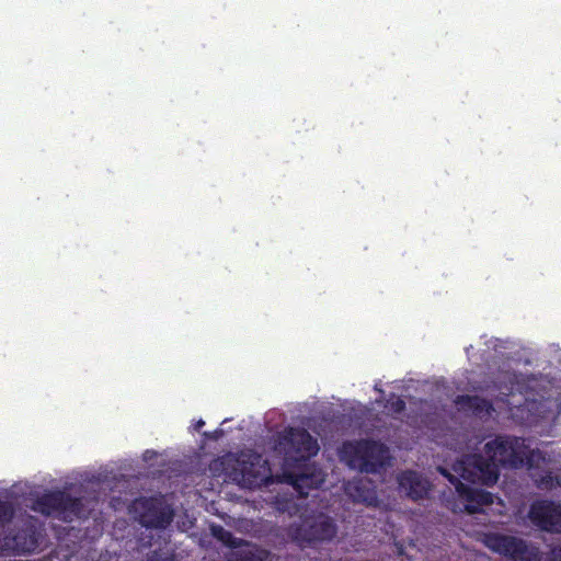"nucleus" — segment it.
Here are the masks:
<instances>
[{"label":"nucleus","mask_w":561,"mask_h":561,"mask_svg":"<svg viewBox=\"0 0 561 561\" xmlns=\"http://www.w3.org/2000/svg\"><path fill=\"white\" fill-rule=\"evenodd\" d=\"M485 457L470 456L458 461V477L471 483L492 485L499 479V466L519 468L527 466L531 478L542 489H551L558 482L550 471L537 472L541 463L546 467L552 459L542 450H530L525 439L518 437H497L484 446Z\"/></svg>","instance_id":"1"},{"label":"nucleus","mask_w":561,"mask_h":561,"mask_svg":"<svg viewBox=\"0 0 561 561\" xmlns=\"http://www.w3.org/2000/svg\"><path fill=\"white\" fill-rule=\"evenodd\" d=\"M209 469L215 477L225 476L249 488L266 484L271 477L268 461L255 451L227 453L214 459Z\"/></svg>","instance_id":"2"},{"label":"nucleus","mask_w":561,"mask_h":561,"mask_svg":"<svg viewBox=\"0 0 561 561\" xmlns=\"http://www.w3.org/2000/svg\"><path fill=\"white\" fill-rule=\"evenodd\" d=\"M388 458V448L371 439L345 443L342 449V459L348 467L363 473H378L387 465Z\"/></svg>","instance_id":"3"},{"label":"nucleus","mask_w":561,"mask_h":561,"mask_svg":"<svg viewBox=\"0 0 561 561\" xmlns=\"http://www.w3.org/2000/svg\"><path fill=\"white\" fill-rule=\"evenodd\" d=\"M31 510L44 516H55L64 522L81 518L85 513L82 499L71 496L60 490L48 491L37 496L33 501Z\"/></svg>","instance_id":"4"},{"label":"nucleus","mask_w":561,"mask_h":561,"mask_svg":"<svg viewBox=\"0 0 561 561\" xmlns=\"http://www.w3.org/2000/svg\"><path fill=\"white\" fill-rule=\"evenodd\" d=\"M274 449L290 463L309 460L318 454L319 445L307 430L289 426L278 434Z\"/></svg>","instance_id":"5"},{"label":"nucleus","mask_w":561,"mask_h":561,"mask_svg":"<svg viewBox=\"0 0 561 561\" xmlns=\"http://www.w3.org/2000/svg\"><path fill=\"white\" fill-rule=\"evenodd\" d=\"M483 543L511 561H541L539 548L515 536L497 533L484 534Z\"/></svg>","instance_id":"6"},{"label":"nucleus","mask_w":561,"mask_h":561,"mask_svg":"<svg viewBox=\"0 0 561 561\" xmlns=\"http://www.w3.org/2000/svg\"><path fill=\"white\" fill-rule=\"evenodd\" d=\"M336 525L324 515L306 518L293 528L291 537L299 545L312 547L317 543L331 541L336 536Z\"/></svg>","instance_id":"7"},{"label":"nucleus","mask_w":561,"mask_h":561,"mask_svg":"<svg viewBox=\"0 0 561 561\" xmlns=\"http://www.w3.org/2000/svg\"><path fill=\"white\" fill-rule=\"evenodd\" d=\"M134 513L139 523L147 528L164 529L173 520V511L162 499L150 496L134 501Z\"/></svg>","instance_id":"8"},{"label":"nucleus","mask_w":561,"mask_h":561,"mask_svg":"<svg viewBox=\"0 0 561 561\" xmlns=\"http://www.w3.org/2000/svg\"><path fill=\"white\" fill-rule=\"evenodd\" d=\"M528 518L534 526L547 533H561V503L539 500L531 504Z\"/></svg>","instance_id":"9"},{"label":"nucleus","mask_w":561,"mask_h":561,"mask_svg":"<svg viewBox=\"0 0 561 561\" xmlns=\"http://www.w3.org/2000/svg\"><path fill=\"white\" fill-rule=\"evenodd\" d=\"M398 483L407 495L416 501L427 497L431 485L420 473L413 470H407L399 474Z\"/></svg>","instance_id":"10"},{"label":"nucleus","mask_w":561,"mask_h":561,"mask_svg":"<svg viewBox=\"0 0 561 561\" xmlns=\"http://www.w3.org/2000/svg\"><path fill=\"white\" fill-rule=\"evenodd\" d=\"M458 504L467 499L468 503L465 504L466 510L469 513L484 512V506L493 503L494 496L486 491L478 488H467L458 480Z\"/></svg>","instance_id":"11"},{"label":"nucleus","mask_w":561,"mask_h":561,"mask_svg":"<svg viewBox=\"0 0 561 561\" xmlns=\"http://www.w3.org/2000/svg\"><path fill=\"white\" fill-rule=\"evenodd\" d=\"M213 535L221 541L225 546L237 549L243 546H248V541L242 538L234 537L230 530L225 529L221 526H216L213 528Z\"/></svg>","instance_id":"12"},{"label":"nucleus","mask_w":561,"mask_h":561,"mask_svg":"<svg viewBox=\"0 0 561 561\" xmlns=\"http://www.w3.org/2000/svg\"><path fill=\"white\" fill-rule=\"evenodd\" d=\"M268 551L264 549L239 550L233 553L236 561H267Z\"/></svg>","instance_id":"13"},{"label":"nucleus","mask_w":561,"mask_h":561,"mask_svg":"<svg viewBox=\"0 0 561 561\" xmlns=\"http://www.w3.org/2000/svg\"><path fill=\"white\" fill-rule=\"evenodd\" d=\"M145 561H174V553L165 542L163 546L159 545L156 549L150 550Z\"/></svg>","instance_id":"14"},{"label":"nucleus","mask_w":561,"mask_h":561,"mask_svg":"<svg viewBox=\"0 0 561 561\" xmlns=\"http://www.w3.org/2000/svg\"><path fill=\"white\" fill-rule=\"evenodd\" d=\"M383 408L391 413H402L405 410V401L398 394L391 393L386 400Z\"/></svg>","instance_id":"15"},{"label":"nucleus","mask_w":561,"mask_h":561,"mask_svg":"<svg viewBox=\"0 0 561 561\" xmlns=\"http://www.w3.org/2000/svg\"><path fill=\"white\" fill-rule=\"evenodd\" d=\"M14 516V507L11 503L0 500V528L9 524Z\"/></svg>","instance_id":"16"},{"label":"nucleus","mask_w":561,"mask_h":561,"mask_svg":"<svg viewBox=\"0 0 561 561\" xmlns=\"http://www.w3.org/2000/svg\"><path fill=\"white\" fill-rule=\"evenodd\" d=\"M541 403H537L536 401H526L525 404L523 405V410H527L529 412H538V416L540 417H543V415H541V413L539 412V405Z\"/></svg>","instance_id":"17"},{"label":"nucleus","mask_w":561,"mask_h":561,"mask_svg":"<svg viewBox=\"0 0 561 561\" xmlns=\"http://www.w3.org/2000/svg\"><path fill=\"white\" fill-rule=\"evenodd\" d=\"M547 561H561V547L553 548Z\"/></svg>","instance_id":"18"},{"label":"nucleus","mask_w":561,"mask_h":561,"mask_svg":"<svg viewBox=\"0 0 561 561\" xmlns=\"http://www.w3.org/2000/svg\"><path fill=\"white\" fill-rule=\"evenodd\" d=\"M482 403V407L480 405H477V409L479 410V413H482L483 411L485 412V414H490L491 410H493L492 405L486 402V401H481Z\"/></svg>","instance_id":"19"},{"label":"nucleus","mask_w":561,"mask_h":561,"mask_svg":"<svg viewBox=\"0 0 561 561\" xmlns=\"http://www.w3.org/2000/svg\"><path fill=\"white\" fill-rule=\"evenodd\" d=\"M439 471L444 477L448 479V481L456 486V476L453 473H449L446 469L439 468Z\"/></svg>","instance_id":"20"},{"label":"nucleus","mask_w":561,"mask_h":561,"mask_svg":"<svg viewBox=\"0 0 561 561\" xmlns=\"http://www.w3.org/2000/svg\"><path fill=\"white\" fill-rule=\"evenodd\" d=\"M518 377L515 376V379H517ZM511 390V394L514 393V391H518V392H522L523 391V386L519 383V380H516L515 382H512V386L510 388Z\"/></svg>","instance_id":"21"},{"label":"nucleus","mask_w":561,"mask_h":561,"mask_svg":"<svg viewBox=\"0 0 561 561\" xmlns=\"http://www.w3.org/2000/svg\"><path fill=\"white\" fill-rule=\"evenodd\" d=\"M305 480H307V476H297L295 479H293L291 484L295 488H300V483L304 482Z\"/></svg>","instance_id":"22"},{"label":"nucleus","mask_w":561,"mask_h":561,"mask_svg":"<svg viewBox=\"0 0 561 561\" xmlns=\"http://www.w3.org/2000/svg\"><path fill=\"white\" fill-rule=\"evenodd\" d=\"M222 434V431L221 430H217L215 431L213 434L208 435L207 433H205L206 436L213 438V439H217L220 435Z\"/></svg>","instance_id":"23"},{"label":"nucleus","mask_w":561,"mask_h":561,"mask_svg":"<svg viewBox=\"0 0 561 561\" xmlns=\"http://www.w3.org/2000/svg\"><path fill=\"white\" fill-rule=\"evenodd\" d=\"M362 482L354 483L353 485H350V490H354L356 492H359Z\"/></svg>","instance_id":"24"},{"label":"nucleus","mask_w":561,"mask_h":561,"mask_svg":"<svg viewBox=\"0 0 561 561\" xmlns=\"http://www.w3.org/2000/svg\"><path fill=\"white\" fill-rule=\"evenodd\" d=\"M444 414L442 415V417L445 420V416H449L451 420L454 419V412L450 410V411H446V410H443Z\"/></svg>","instance_id":"25"},{"label":"nucleus","mask_w":561,"mask_h":561,"mask_svg":"<svg viewBox=\"0 0 561 561\" xmlns=\"http://www.w3.org/2000/svg\"><path fill=\"white\" fill-rule=\"evenodd\" d=\"M205 425V422L203 420H198L195 424V430L199 431Z\"/></svg>","instance_id":"26"},{"label":"nucleus","mask_w":561,"mask_h":561,"mask_svg":"<svg viewBox=\"0 0 561 561\" xmlns=\"http://www.w3.org/2000/svg\"><path fill=\"white\" fill-rule=\"evenodd\" d=\"M34 546V542L31 541L28 547H22L23 550H31Z\"/></svg>","instance_id":"27"},{"label":"nucleus","mask_w":561,"mask_h":561,"mask_svg":"<svg viewBox=\"0 0 561 561\" xmlns=\"http://www.w3.org/2000/svg\"><path fill=\"white\" fill-rule=\"evenodd\" d=\"M358 500H363V501H366L367 499L365 496H363L362 494H358L357 495Z\"/></svg>","instance_id":"28"},{"label":"nucleus","mask_w":561,"mask_h":561,"mask_svg":"<svg viewBox=\"0 0 561 561\" xmlns=\"http://www.w3.org/2000/svg\"><path fill=\"white\" fill-rule=\"evenodd\" d=\"M21 534H16L15 537H14V540L18 541V539L20 538Z\"/></svg>","instance_id":"29"},{"label":"nucleus","mask_w":561,"mask_h":561,"mask_svg":"<svg viewBox=\"0 0 561 561\" xmlns=\"http://www.w3.org/2000/svg\"><path fill=\"white\" fill-rule=\"evenodd\" d=\"M462 399L460 397H458V401H457V404L459 405L461 403Z\"/></svg>","instance_id":"30"},{"label":"nucleus","mask_w":561,"mask_h":561,"mask_svg":"<svg viewBox=\"0 0 561 561\" xmlns=\"http://www.w3.org/2000/svg\"><path fill=\"white\" fill-rule=\"evenodd\" d=\"M450 510H451V512H456L455 504L453 505V507Z\"/></svg>","instance_id":"31"}]
</instances>
